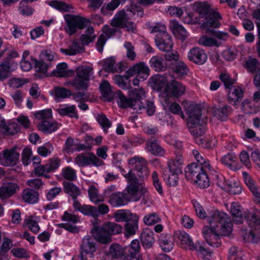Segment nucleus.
Listing matches in <instances>:
<instances>
[{
	"label": "nucleus",
	"instance_id": "1",
	"mask_svg": "<svg viewBox=\"0 0 260 260\" xmlns=\"http://www.w3.org/2000/svg\"><path fill=\"white\" fill-rule=\"evenodd\" d=\"M210 226L204 227L202 233L206 242L211 246L220 245L219 236H228L233 230V223L228 215L219 211H213L208 217Z\"/></svg>",
	"mask_w": 260,
	"mask_h": 260
},
{
	"label": "nucleus",
	"instance_id": "2",
	"mask_svg": "<svg viewBox=\"0 0 260 260\" xmlns=\"http://www.w3.org/2000/svg\"><path fill=\"white\" fill-rule=\"evenodd\" d=\"M117 94L119 97L121 106L124 108L131 107L137 113L145 111L148 116L153 115L155 111L153 102L145 99V92L143 88H132L129 91V99L122 92H118Z\"/></svg>",
	"mask_w": 260,
	"mask_h": 260
},
{
	"label": "nucleus",
	"instance_id": "3",
	"mask_svg": "<svg viewBox=\"0 0 260 260\" xmlns=\"http://www.w3.org/2000/svg\"><path fill=\"white\" fill-rule=\"evenodd\" d=\"M184 109L188 116L187 127L189 131L194 138L202 137L205 128L203 125L204 121L201 118L202 113L199 106L188 101L184 103Z\"/></svg>",
	"mask_w": 260,
	"mask_h": 260
},
{
	"label": "nucleus",
	"instance_id": "4",
	"mask_svg": "<svg viewBox=\"0 0 260 260\" xmlns=\"http://www.w3.org/2000/svg\"><path fill=\"white\" fill-rule=\"evenodd\" d=\"M93 225L91 233L95 240L102 244L110 243L112 235L118 234L122 231V226L113 222H107L101 226L98 225V222L93 223Z\"/></svg>",
	"mask_w": 260,
	"mask_h": 260
},
{
	"label": "nucleus",
	"instance_id": "5",
	"mask_svg": "<svg viewBox=\"0 0 260 260\" xmlns=\"http://www.w3.org/2000/svg\"><path fill=\"white\" fill-rule=\"evenodd\" d=\"M197 11L201 15L206 17L207 20L204 22L202 27L204 29H209V27L218 28L220 25L218 19H221V15L218 12L211 9L207 2L199 3L195 4Z\"/></svg>",
	"mask_w": 260,
	"mask_h": 260
},
{
	"label": "nucleus",
	"instance_id": "6",
	"mask_svg": "<svg viewBox=\"0 0 260 260\" xmlns=\"http://www.w3.org/2000/svg\"><path fill=\"white\" fill-rule=\"evenodd\" d=\"M169 77L171 76L157 77L155 83L157 85L159 82H166L165 90L167 94L171 97L178 98L183 95L185 91V86L176 80H169Z\"/></svg>",
	"mask_w": 260,
	"mask_h": 260
},
{
	"label": "nucleus",
	"instance_id": "7",
	"mask_svg": "<svg viewBox=\"0 0 260 260\" xmlns=\"http://www.w3.org/2000/svg\"><path fill=\"white\" fill-rule=\"evenodd\" d=\"M64 18L67 24L64 27V30L70 36L76 32L77 28L82 29L90 23V21L88 19L78 16L66 14L64 15Z\"/></svg>",
	"mask_w": 260,
	"mask_h": 260
},
{
	"label": "nucleus",
	"instance_id": "8",
	"mask_svg": "<svg viewBox=\"0 0 260 260\" xmlns=\"http://www.w3.org/2000/svg\"><path fill=\"white\" fill-rule=\"evenodd\" d=\"M124 177L129 183L127 187L128 194L131 196L133 201H138L140 198V197L138 196L139 184L136 174L132 170H129L128 173L124 175Z\"/></svg>",
	"mask_w": 260,
	"mask_h": 260
},
{
	"label": "nucleus",
	"instance_id": "9",
	"mask_svg": "<svg viewBox=\"0 0 260 260\" xmlns=\"http://www.w3.org/2000/svg\"><path fill=\"white\" fill-rule=\"evenodd\" d=\"M129 165H135L134 168L131 170L136 171V174L140 178H144L149 175V170L147 167V161L142 157H134L128 160Z\"/></svg>",
	"mask_w": 260,
	"mask_h": 260
},
{
	"label": "nucleus",
	"instance_id": "10",
	"mask_svg": "<svg viewBox=\"0 0 260 260\" xmlns=\"http://www.w3.org/2000/svg\"><path fill=\"white\" fill-rule=\"evenodd\" d=\"M75 163L79 167H85L91 164L95 166H101L103 161L98 158L93 153H81L75 159Z\"/></svg>",
	"mask_w": 260,
	"mask_h": 260
},
{
	"label": "nucleus",
	"instance_id": "11",
	"mask_svg": "<svg viewBox=\"0 0 260 260\" xmlns=\"http://www.w3.org/2000/svg\"><path fill=\"white\" fill-rule=\"evenodd\" d=\"M19 157V153L14 147L3 151L0 154V161L4 166H13L17 164Z\"/></svg>",
	"mask_w": 260,
	"mask_h": 260
},
{
	"label": "nucleus",
	"instance_id": "12",
	"mask_svg": "<svg viewBox=\"0 0 260 260\" xmlns=\"http://www.w3.org/2000/svg\"><path fill=\"white\" fill-rule=\"evenodd\" d=\"M94 239V237L93 238L89 236H87L83 239L80 246V256H88L90 258L93 257V253L96 251Z\"/></svg>",
	"mask_w": 260,
	"mask_h": 260
},
{
	"label": "nucleus",
	"instance_id": "13",
	"mask_svg": "<svg viewBox=\"0 0 260 260\" xmlns=\"http://www.w3.org/2000/svg\"><path fill=\"white\" fill-rule=\"evenodd\" d=\"M129 76L137 75L138 77L143 81L147 78L149 76V69L143 62H140L130 68L126 72Z\"/></svg>",
	"mask_w": 260,
	"mask_h": 260
},
{
	"label": "nucleus",
	"instance_id": "14",
	"mask_svg": "<svg viewBox=\"0 0 260 260\" xmlns=\"http://www.w3.org/2000/svg\"><path fill=\"white\" fill-rule=\"evenodd\" d=\"M174 240H177L180 246L184 249L193 250L196 248L189 235L186 232L181 231H175L174 233Z\"/></svg>",
	"mask_w": 260,
	"mask_h": 260
},
{
	"label": "nucleus",
	"instance_id": "15",
	"mask_svg": "<svg viewBox=\"0 0 260 260\" xmlns=\"http://www.w3.org/2000/svg\"><path fill=\"white\" fill-rule=\"evenodd\" d=\"M206 170L202 165H199L197 163L189 164L185 169V177L192 182Z\"/></svg>",
	"mask_w": 260,
	"mask_h": 260
},
{
	"label": "nucleus",
	"instance_id": "16",
	"mask_svg": "<svg viewBox=\"0 0 260 260\" xmlns=\"http://www.w3.org/2000/svg\"><path fill=\"white\" fill-rule=\"evenodd\" d=\"M187 57L190 61L198 64H204L207 59V54L203 49L199 47L191 49L188 53Z\"/></svg>",
	"mask_w": 260,
	"mask_h": 260
},
{
	"label": "nucleus",
	"instance_id": "17",
	"mask_svg": "<svg viewBox=\"0 0 260 260\" xmlns=\"http://www.w3.org/2000/svg\"><path fill=\"white\" fill-rule=\"evenodd\" d=\"M156 46L162 51L171 50L173 47L172 38L168 34H163L160 35H156L155 39Z\"/></svg>",
	"mask_w": 260,
	"mask_h": 260
},
{
	"label": "nucleus",
	"instance_id": "18",
	"mask_svg": "<svg viewBox=\"0 0 260 260\" xmlns=\"http://www.w3.org/2000/svg\"><path fill=\"white\" fill-rule=\"evenodd\" d=\"M19 189L17 184L14 182H5L0 187V199H6L15 194Z\"/></svg>",
	"mask_w": 260,
	"mask_h": 260
},
{
	"label": "nucleus",
	"instance_id": "19",
	"mask_svg": "<svg viewBox=\"0 0 260 260\" xmlns=\"http://www.w3.org/2000/svg\"><path fill=\"white\" fill-rule=\"evenodd\" d=\"M146 149L151 154L156 156H162L165 153L164 149L156 139H150L146 143Z\"/></svg>",
	"mask_w": 260,
	"mask_h": 260
},
{
	"label": "nucleus",
	"instance_id": "20",
	"mask_svg": "<svg viewBox=\"0 0 260 260\" xmlns=\"http://www.w3.org/2000/svg\"><path fill=\"white\" fill-rule=\"evenodd\" d=\"M108 202L114 207H119L126 205L128 200L126 193L117 192L109 197Z\"/></svg>",
	"mask_w": 260,
	"mask_h": 260
},
{
	"label": "nucleus",
	"instance_id": "21",
	"mask_svg": "<svg viewBox=\"0 0 260 260\" xmlns=\"http://www.w3.org/2000/svg\"><path fill=\"white\" fill-rule=\"evenodd\" d=\"M124 68V66L121 62L115 64L113 57L106 58L103 62V70L107 72H121Z\"/></svg>",
	"mask_w": 260,
	"mask_h": 260
},
{
	"label": "nucleus",
	"instance_id": "22",
	"mask_svg": "<svg viewBox=\"0 0 260 260\" xmlns=\"http://www.w3.org/2000/svg\"><path fill=\"white\" fill-rule=\"evenodd\" d=\"M100 90L103 97L108 101H111L116 98L119 100V97L117 93L118 92H121L120 90H117L115 92L112 91L109 83L106 80L103 81L101 83Z\"/></svg>",
	"mask_w": 260,
	"mask_h": 260
},
{
	"label": "nucleus",
	"instance_id": "23",
	"mask_svg": "<svg viewBox=\"0 0 260 260\" xmlns=\"http://www.w3.org/2000/svg\"><path fill=\"white\" fill-rule=\"evenodd\" d=\"M243 96V90L239 87L230 88L228 95L229 102L234 106L238 105L239 101Z\"/></svg>",
	"mask_w": 260,
	"mask_h": 260
},
{
	"label": "nucleus",
	"instance_id": "24",
	"mask_svg": "<svg viewBox=\"0 0 260 260\" xmlns=\"http://www.w3.org/2000/svg\"><path fill=\"white\" fill-rule=\"evenodd\" d=\"M244 218L247 223L251 228L258 226L260 228V211L255 210L253 212H245Z\"/></svg>",
	"mask_w": 260,
	"mask_h": 260
},
{
	"label": "nucleus",
	"instance_id": "25",
	"mask_svg": "<svg viewBox=\"0 0 260 260\" xmlns=\"http://www.w3.org/2000/svg\"><path fill=\"white\" fill-rule=\"evenodd\" d=\"M140 245L138 240H134L132 241L128 249V258L131 260H143L140 253Z\"/></svg>",
	"mask_w": 260,
	"mask_h": 260
},
{
	"label": "nucleus",
	"instance_id": "26",
	"mask_svg": "<svg viewBox=\"0 0 260 260\" xmlns=\"http://www.w3.org/2000/svg\"><path fill=\"white\" fill-rule=\"evenodd\" d=\"M53 76L67 78L72 77L74 75V71L68 69V65L65 62H61L57 64L56 70L52 72Z\"/></svg>",
	"mask_w": 260,
	"mask_h": 260
},
{
	"label": "nucleus",
	"instance_id": "27",
	"mask_svg": "<svg viewBox=\"0 0 260 260\" xmlns=\"http://www.w3.org/2000/svg\"><path fill=\"white\" fill-rule=\"evenodd\" d=\"M140 240L145 248H150L154 241L153 232L149 229H145L141 234Z\"/></svg>",
	"mask_w": 260,
	"mask_h": 260
},
{
	"label": "nucleus",
	"instance_id": "28",
	"mask_svg": "<svg viewBox=\"0 0 260 260\" xmlns=\"http://www.w3.org/2000/svg\"><path fill=\"white\" fill-rule=\"evenodd\" d=\"M62 185L64 193L69 195L72 199H77L81 193L80 188L71 182L63 181Z\"/></svg>",
	"mask_w": 260,
	"mask_h": 260
},
{
	"label": "nucleus",
	"instance_id": "29",
	"mask_svg": "<svg viewBox=\"0 0 260 260\" xmlns=\"http://www.w3.org/2000/svg\"><path fill=\"white\" fill-rule=\"evenodd\" d=\"M242 176L245 183L252 192L253 194L255 197L257 204L260 206V192H259L255 187L253 180L252 179L251 176L246 172L242 173Z\"/></svg>",
	"mask_w": 260,
	"mask_h": 260
},
{
	"label": "nucleus",
	"instance_id": "30",
	"mask_svg": "<svg viewBox=\"0 0 260 260\" xmlns=\"http://www.w3.org/2000/svg\"><path fill=\"white\" fill-rule=\"evenodd\" d=\"M139 217L136 216L127 222L124 225V235L126 237L134 235L138 230Z\"/></svg>",
	"mask_w": 260,
	"mask_h": 260
},
{
	"label": "nucleus",
	"instance_id": "31",
	"mask_svg": "<svg viewBox=\"0 0 260 260\" xmlns=\"http://www.w3.org/2000/svg\"><path fill=\"white\" fill-rule=\"evenodd\" d=\"M129 19L128 14L124 10L118 11L112 19L111 25L115 27H121Z\"/></svg>",
	"mask_w": 260,
	"mask_h": 260
},
{
	"label": "nucleus",
	"instance_id": "32",
	"mask_svg": "<svg viewBox=\"0 0 260 260\" xmlns=\"http://www.w3.org/2000/svg\"><path fill=\"white\" fill-rule=\"evenodd\" d=\"M171 28L174 35L180 39L184 40L188 36L186 29L177 21L173 20L171 22Z\"/></svg>",
	"mask_w": 260,
	"mask_h": 260
},
{
	"label": "nucleus",
	"instance_id": "33",
	"mask_svg": "<svg viewBox=\"0 0 260 260\" xmlns=\"http://www.w3.org/2000/svg\"><path fill=\"white\" fill-rule=\"evenodd\" d=\"M158 243L161 249L166 252L172 250L174 246V243L171 237L164 233L159 236Z\"/></svg>",
	"mask_w": 260,
	"mask_h": 260
},
{
	"label": "nucleus",
	"instance_id": "34",
	"mask_svg": "<svg viewBox=\"0 0 260 260\" xmlns=\"http://www.w3.org/2000/svg\"><path fill=\"white\" fill-rule=\"evenodd\" d=\"M23 200L27 203L34 204L39 200V193L32 189H25L22 193Z\"/></svg>",
	"mask_w": 260,
	"mask_h": 260
},
{
	"label": "nucleus",
	"instance_id": "35",
	"mask_svg": "<svg viewBox=\"0 0 260 260\" xmlns=\"http://www.w3.org/2000/svg\"><path fill=\"white\" fill-rule=\"evenodd\" d=\"M137 216L132 213L130 211L126 210H119L114 213V218L117 222L126 221V222Z\"/></svg>",
	"mask_w": 260,
	"mask_h": 260
},
{
	"label": "nucleus",
	"instance_id": "36",
	"mask_svg": "<svg viewBox=\"0 0 260 260\" xmlns=\"http://www.w3.org/2000/svg\"><path fill=\"white\" fill-rule=\"evenodd\" d=\"M125 249L118 244H112L110 246L109 255L115 259H121L125 255Z\"/></svg>",
	"mask_w": 260,
	"mask_h": 260
},
{
	"label": "nucleus",
	"instance_id": "37",
	"mask_svg": "<svg viewBox=\"0 0 260 260\" xmlns=\"http://www.w3.org/2000/svg\"><path fill=\"white\" fill-rule=\"evenodd\" d=\"M67 86H71L76 90H86L88 87V82L84 80L76 77L74 79L64 83Z\"/></svg>",
	"mask_w": 260,
	"mask_h": 260
},
{
	"label": "nucleus",
	"instance_id": "38",
	"mask_svg": "<svg viewBox=\"0 0 260 260\" xmlns=\"http://www.w3.org/2000/svg\"><path fill=\"white\" fill-rule=\"evenodd\" d=\"M231 212L233 216V222L237 224L243 222L242 207L237 203H233L231 205Z\"/></svg>",
	"mask_w": 260,
	"mask_h": 260
},
{
	"label": "nucleus",
	"instance_id": "39",
	"mask_svg": "<svg viewBox=\"0 0 260 260\" xmlns=\"http://www.w3.org/2000/svg\"><path fill=\"white\" fill-rule=\"evenodd\" d=\"M59 124L56 122H50L47 120H43L39 124L40 131L46 134H50L55 131Z\"/></svg>",
	"mask_w": 260,
	"mask_h": 260
},
{
	"label": "nucleus",
	"instance_id": "40",
	"mask_svg": "<svg viewBox=\"0 0 260 260\" xmlns=\"http://www.w3.org/2000/svg\"><path fill=\"white\" fill-rule=\"evenodd\" d=\"M56 111L61 116H68L71 118H78V115L76 111L74 105L71 106H63L56 109Z\"/></svg>",
	"mask_w": 260,
	"mask_h": 260
},
{
	"label": "nucleus",
	"instance_id": "41",
	"mask_svg": "<svg viewBox=\"0 0 260 260\" xmlns=\"http://www.w3.org/2000/svg\"><path fill=\"white\" fill-rule=\"evenodd\" d=\"M96 37L95 35L94 34V29L92 27H88L85 33L82 34L80 37L79 40L82 44L84 45H87L89 43L93 42Z\"/></svg>",
	"mask_w": 260,
	"mask_h": 260
},
{
	"label": "nucleus",
	"instance_id": "42",
	"mask_svg": "<svg viewBox=\"0 0 260 260\" xmlns=\"http://www.w3.org/2000/svg\"><path fill=\"white\" fill-rule=\"evenodd\" d=\"M149 63L151 68L157 72L163 71L166 69L164 59L158 56H153L150 59Z\"/></svg>",
	"mask_w": 260,
	"mask_h": 260
},
{
	"label": "nucleus",
	"instance_id": "43",
	"mask_svg": "<svg viewBox=\"0 0 260 260\" xmlns=\"http://www.w3.org/2000/svg\"><path fill=\"white\" fill-rule=\"evenodd\" d=\"M92 68L89 67L80 66L76 69V76L88 82Z\"/></svg>",
	"mask_w": 260,
	"mask_h": 260
},
{
	"label": "nucleus",
	"instance_id": "44",
	"mask_svg": "<svg viewBox=\"0 0 260 260\" xmlns=\"http://www.w3.org/2000/svg\"><path fill=\"white\" fill-rule=\"evenodd\" d=\"M236 157L235 155L229 153L223 156L221 158V162L223 165L228 166L231 170H235L237 169Z\"/></svg>",
	"mask_w": 260,
	"mask_h": 260
},
{
	"label": "nucleus",
	"instance_id": "45",
	"mask_svg": "<svg viewBox=\"0 0 260 260\" xmlns=\"http://www.w3.org/2000/svg\"><path fill=\"white\" fill-rule=\"evenodd\" d=\"M244 68L250 73H254L260 67V62L255 58L249 57L243 64Z\"/></svg>",
	"mask_w": 260,
	"mask_h": 260
},
{
	"label": "nucleus",
	"instance_id": "46",
	"mask_svg": "<svg viewBox=\"0 0 260 260\" xmlns=\"http://www.w3.org/2000/svg\"><path fill=\"white\" fill-rule=\"evenodd\" d=\"M198 43L199 44L206 47H219L221 43L218 42L214 38L208 37L206 35L202 36L199 40Z\"/></svg>",
	"mask_w": 260,
	"mask_h": 260
},
{
	"label": "nucleus",
	"instance_id": "47",
	"mask_svg": "<svg viewBox=\"0 0 260 260\" xmlns=\"http://www.w3.org/2000/svg\"><path fill=\"white\" fill-rule=\"evenodd\" d=\"M224 188L227 192L232 194H239L242 191V188L239 183L235 182L226 181Z\"/></svg>",
	"mask_w": 260,
	"mask_h": 260
},
{
	"label": "nucleus",
	"instance_id": "48",
	"mask_svg": "<svg viewBox=\"0 0 260 260\" xmlns=\"http://www.w3.org/2000/svg\"><path fill=\"white\" fill-rule=\"evenodd\" d=\"M96 119L99 124L103 128L105 133L108 132V129L112 125L111 122L108 119L107 116L103 113L99 114L96 116Z\"/></svg>",
	"mask_w": 260,
	"mask_h": 260
},
{
	"label": "nucleus",
	"instance_id": "49",
	"mask_svg": "<svg viewBox=\"0 0 260 260\" xmlns=\"http://www.w3.org/2000/svg\"><path fill=\"white\" fill-rule=\"evenodd\" d=\"M232 108L228 105H224L223 107H219L216 111L217 117L218 119L223 121L225 120L228 115L232 112Z\"/></svg>",
	"mask_w": 260,
	"mask_h": 260
},
{
	"label": "nucleus",
	"instance_id": "50",
	"mask_svg": "<svg viewBox=\"0 0 260 260\" xmlns=\"http://www.w3.org/2000/svg\"><path fill=\"white\" fill-rule=\"evenodd\" d=\"M49 5L61 12H69L73 9L72 5H68L64 2L58 1H52L49 3Z\"/></svg>",
	"mask_w": 260,
	"mask_h": 260
},
{
	"label": "nucleus",
	"instance_id": "51",
	"mask_svg": "<svg viewBox=\"0 0 260 260\" xmlns=\"http://www.w3.org/2000/svg\"><path fill=\"white\" fill-rule=\"evenodd\" d=\"M229 260H243L244 254L242 250L236 247L232 246L229 249Z\"/></svg>",
	"mask_w": 260,
	"mask_h": 260
},
{
	"label": "nucleus",
	"instance_id": "52",
	"mask_svg": "<svg viewBox=\"0 0 260 260\" xmlns=\"http://www.w3.org/2000/svg\"><path fill=\"white\" fill-rule=\"evenodd\" d=\"M207 170L205 171L203 173L201 174L200 176L198 177V179H196L192 182L197 184L199 187L201 188H207L210 184H209V180L206 174Z\"/></svg>",
	"mask_w": 260,
	"mask_h": 260
},
{
	"label": "nucleus",
	"instance_id": "53",
	"mask_svg": "<svg viewBox=\"0 0 260 260\" xmlns=\"http://www.w3.org/2000/svg\"><path fill=\"white\" fill-rule=\"evenodd\" d=\"M18 53L16 51L9 50L7 53V57L3 62H5L6 64L9 65L11 69H14L17 67V63L12 59L18 57Z\"/></svg>",
	"mask_w": 260,
	"mask_h": 260
},
{
	"label": "nucleus",
	"instance_id": "54",
	"mask_svg": "<svg viewBox=\"0 0 260 260\" xmlns=\"http://www.w3.org/2000/svg\"><path fill=\"white\" fill-rule=\"evenodd\" d=\"M147 27L151 33L157 32L156 35H160L163 34H167L166 27L165 25L160 23H156L155 25H151L150 22L146 24Z\"/></svg>",
	"mask_w": 260,
	"mask_h": 260
},
{
	"label": "nucleus",
	"instance_id": "55",
	"mask_svg": "<svg viewBox=\"0 0 260 260\" xmlns=\"http://www.w3.org/2000/svg\"><path fill=\"white\" fill-rule=\"evenodd\" d=\"M62 177L70 182L75 181L77 179L76 172L70 167L63 168L61 171Z\"/></svg>",
	"mask_w": 260,
	"mask_h": 260
},
{
	"label": "nucleus",
	"instance_id": "56",
	"mask_svg": "<svg viewBox=\"0 0 260 260\" xmlns=\"http://www.w3.org/2000/svg\"><path fill=\"white\" fill-rule=\"evenodd\" d=\"M242 108L246 113H253L258 111V107L249 99H245L242 102Z\"/></svg>",
	"mask_w": 260,
	"mask_h": 260
},
{
	"label": "nucleus",
	"instance_id": "57",
	"mask_svg": "<svg viewBox=\"0 0 260 260\" xmlns=\"http://www.w3.org/2000/svg\"><path fill=\"white\" fill-rule=\"evenodd\" d=\"M182 164L177 162L173 159L170 160L168 162V168L170 173L181 174L182 172Z\"/></svg>",
	"mask_w": 260,
	"mask_h": 260
},
{
	"label": "nucleus",
	"instance_id": "58",
	"mask_svg": "<svg viewBox=\"0 0 260 260\" xmlns=\"http://www.w3.org/2000/svg\"><path fill=\"white\" fill-rule=\"evenodd\" d=\"M14 70L9 65L6 64L5 62H0V81H3L9 76V73Z\"/></svg>",
	"mask_w": 260,
	"mask_h": 260
},
{
	"label": "nucleus",
	"instance_id": "59",
	"mask_svg": "<svg viewBox=\"0 0 260 260\" xmlns=\"http://www.w3.org/2000/svg\"><path fill=\"white\" fill-rule=\"evenodd\" d=\"M196 248L193 250H197L199 254L201 255L203 258L209 259L211 256V252L205 249L199 242H196L194 246Z\"/></svg>",
	"mask_w": 260,
	"mask_h": 260
},
{
	"label": "nucleus",
	"instance_id": "60",
	"mask_svg": "<svg viewBox=\"0 0 260 260\" xmlns=\"http://www.w3.org/2000/svg\"><path fill=\"white\" fill-rule=\"evenodd\" d=\"M172 68L179 76L186 75L188 71L186 66L181 61L177 62Z\"/></svg>",
	"mask_w": 260,
	"mask_h": 260
},
{
	"label": "nucleus",
	"instance_id": "61",
	"mask_svg": "<svg viewBox=\"0 0 260 260\" xmlns=\"http://www.w3.org/2000/svg\"><path fill=\"white\" fill-rule=\"evenodd\" d=\"M76 143L71 137H68L65 142L63 150L64 152L69 153H73L76 150Z\"/></svg>",
	"mask_w": 260,
	"mask_h": 260
},
{
	"label": "nucleus",
	"instance_id": "62",
	"mask_svg": "<svg viewBox=\"0 0 260 260\" xmlns=\"http://www.w3.org/2000/svg\"><path fill=\"white\" fill-rule=\"evenodd\" d=\"M24 223L28 226L29 230L35 234H37L40 230V227L36 221L31 217L24 219Z\"/></svg>",
	"mask_w": 260,
	"mask_h": 260
},
{
	"label": "nucleus",
	"instance_id": "63",
	"mask_svg": "<svg viewBox=\"0 0 260 260\" xmlns=\"http://www.w3.org/2000/svg\"><path fill=\"white\" fill-rule=\"evenodd\" d=\"M124 46L126 51V57L131 60H134L136 56V54L134 50V47L132 45V43L129 42H125Z\"/></svg>",
	"mask_w": 260,
	"mask_h": 260
},
{
	"label": "nucleus",
	"instance_id": "64",
	"mask_svg": "<svg viewBox=\"0 0 260 260\" xmlns=\"http://www.w3.org/2000/svg\"><path fill=\"white\" fill-rule=\"evenodd\" d=\"M143 221L146 225H151L158 222L160 218L156 213H153L145 216Z\"/></svg>",
	"mask_w": 260,
	"mask_h": 260
}]
</instances>
